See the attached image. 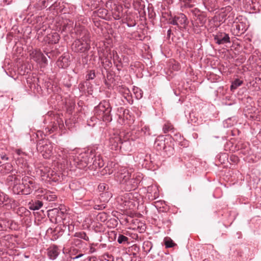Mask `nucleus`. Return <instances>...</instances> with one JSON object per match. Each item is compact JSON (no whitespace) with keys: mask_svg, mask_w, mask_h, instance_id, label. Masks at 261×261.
Masks as SVG:
<instances>
[{"mask_svg":"<svg viewBox=\"0 0 261 261\" xmlns=\"http://www.w3.org/2000/svg\"><path fill=\"white\" fill-rule=\"evenodd\" d=\"M76 34L79 37L72 44V50L76 53H85L90 48L89 32L85 28H77Z\"/></svg>","mask_w":261,"mask_h":261,"instance_id":"f257e3e1","label":"nucleus"},{"mask_svg":"<svg viewBox=\"0 0 261 261\" xmlns=\"http://www.w3.org/2000/svg\"><path fill=\"white\" fill-rule=\"evenodd\" d=\"M94 153L95 148L88 149L86 151L78 154L75 152L71 160L72 164L79 169H84L93 161V156L95 155Z\"/></svg>","mask_w":261,"mask_h":261,"instance_id":"f03ea898","label":"nucleus"},{"mask_svg":"<svg viewBox=\"0 0 261 261\" xmlns=\"http://www.w3.org/2000/svg\"><path fill=\"white\" fill-rule=\"evenodd\" d=\"M111 110L112 108L109 102L104 100L95 107L93 112L94 116L97 119L105 122H111L112 120Z\"/></svg>","mask_w":261,"mask_h":261,"instance_id":"7ed1b4c3","label":"nucleus"},{"mask_svg":"<svg viewBox=\"0 0 261 261\" xmlns=\"http://www.w3.org/2000/svg\"><path fill=\"white\" fill-rule=\"evenodd\" d=\"M37 149L44 159H49L53 154V145L48 140L42 139L37 144Z\"/></svg>","mask_w":261,"mask_h":261,"instance_id":"20e7f679","label":"nucleus"},{"mask_svg":"<svg viewBox=\"0 0 261 261\" xmlns=\"http://www.w3.org/2000/svg\"><path fill=\"white\" fill-rule=\"evenodd\" d=\"M190 14L192 17L193 25L196 27L203 26L206 22V17L201 13L197 8H194L190 10Z\"/></svg>","mask_w":261,"mask_h":261,"instance_id":"39448f33","label":"nucleus"},{"mask_svg":"<svg viewBox=\"0 0 261 261\" xmlns=\"http://www.w3.org/2000/svg\"><path fill=\"white\" fill-rule=\"evenodd\" d=\"M57 154L59 157L64 160V162H66L67 164L69 163L72 165L71 160L73 154H75V150L69 148L59 147L58 150H57Z\"/></svg>","mask_w":261,"mask_h":261,"instance_id":"423d86ee","label":"nucleus"},{"mask_svg":"<svg viewBox=\"0 0 261 261\" xmlns=\"http://www.w3.org/2000/svg\"><path fill=\"white\" fill-rule=\"evenodd\" d=\"M130 174L127 168L120 167L114 172V177L117 182L122 185L125 180L128 179Z\"/></svg>","mask_w":261,"mask_h":261,"instance_id":"0eeeda50","label":"nucleus"},{"mask_svg":"<svg viewBox=\"0 0 261 261\" xmlns=\"http://www.w3.org/2000/svg\"><path fill=\"white\" fill-rule=\"evenodd\" d=\"M141 179L140 177L135 176L134 175L133 176L130 174L129 176L128 179L125 180L123 184V188L127 191L135 190L138 184L140 182Z\"/></svg>","mask_w":261,"mask_h":261,"instance_id":"6e6552de","label":"nucleus"},{"mask_svg":"<svg viewBox=\"0 0 261 261\" xmlns=\"http://www.w3.org/2000/svg\"><path fill=\"white\" fill-rule=\"evenodd\" d=\"M128 144V141L122 142L119 136L111 137L109 139V146L112 150H116L119 148L121 149L123 146Z\"/></svg>","mask_w":261,"mask_h":261,"instance_id":"1a4fd4ad","label":"nucleus"},{"mask_svg":"<svg viewBox=\"0 0 261 261\" xmlns=\"http://www.w3.org/2000/svg\"><path fill=\"white\" fill-rule=\"evenodd\" d=\"M30 55L31 58L38 63L44 65L47 64V59L39 49H33Z\"/></svg>","mask_w":261,"mask_h":261,"instance_id":"9d476101","label":"nucleus"},{"mask_svg":"<svg viewBox=\"0 0 261 261\" xmlns=\"http://www.w3.org/2000/svg\"><path fill=\"white\" fill-rule=\"evenodd\" d=\"M214 37L216 43L219 45L230 42L229 35L224 32H218L214 36Z\"/></svg>","mask_w":261,"mask_h":261,"instance_id":"9b49d317","label":"nucleus"},{"mask_svg":"<svg viewBox=\"0 0 261 261\" xmlns=\"http://www.w3.org/2000/svg\"><path fill=\"white\" fill-rule=\"evenodd\" d=\"M84 28L82 26H79L77 25L76 23H74L73 21L70 20H66L64 22L62 26V32H70L72 33L73 30L74 31V32L76 33V28Z\"/></svg>","mask_w":261,"mask_h":261,"instance_id":"f8f14e48","label":"nucleus"},{"mask_svg":"<svg viewBox=\"0 0 261 261\" xmlns=\"http://www.w3.org/2000/svg\"><path fill=\"white\" fill-rule=\"evenodd\" d=\"M94 154H95V155L93 156V160L92 161V165H90L89 168H90L91 169L96 170L97 168L102 167L104 165V163L100 154H98L95 150Z\"/></svg>","mask_w":261,"mask_h":261,"instance_id":"ddd939ff","label":"nucleus"},{"mask_svg":"<svg viewBox=\"0 0 261 261\" xmlns=\"http://www.w3.org/2000/svg\"><path fill=\"white\" fill-rule=\"evenodd\" d=\"M15 201L10 199L8 195L3 193H0V207L3 205L7 208H11L12 207V204Z\"/></svg>","mask_w":261,"mask_h":261,"instance_id":"4468645a","label":"nucleus"},{"mask_svg":"<svg viewBox=\"0 0 261 261\" xmlns=\"http://www.w3.org/2000/svg\"><path fill=\"white\" fill-rule=\"evenodd\" d=\"M70 64V58L68 55L61 56L57 62V66L61 68H67Z\"/></svg>","mask_w":261,"mask_h":261,"instance_id":"2eb2a0df","label":"nucleus"},{"mask_svg":"<svg viewBox=\"0 0 261 261\" xmlns=\"http://www.w3.org/2000/svg\"><path fill=\"white\" fill-rule=\"evenodd\" d=\"M23 191L22 195H28L31 194L34 191H37L39 189V186L35 181L32 182V184H28L23 185Z\"/></svg>","mask_w":261,"mask_h":261,"instance_id":"dca6fc26","label":"nucleus"},{"mask_svg":"<svg viewBox=\"0 0 261 261\" xmlns=\"http://www.w3.org/2000/svg\"><path fill=\"white\" fill-rule=\"evenodd\" d=\"M60 38V37L58 33L51 32L46 36L45 41L48 43L56 44L59 42Z\"/></svg>","mask_w":261,"mask_h":261,"instance_id":"f3484780","label":"nucleus"},{"mask_svg":"<svg viewBox=\"0 0 261 261\" xmlns=\"http://www.w3.org/2000/svg\"><path fill=\"white\" fill-rule=\"evenodd\" d=\"M15 170L11 163H8L3 164L0 166V172L3 174H7L10 173H13Z\"/></svg>","mask_w":261,"mask_h":261,"instance_id":"a211bd4d","label":"nucleus"},{"mask_svg":"<svg viewBox=\"0 0 261 261\" xmlns=\"http://www.w3.org/2000/svg\"><path fill=\"white\" fill-rule=\"evenodd\" d=\"M154 145L158 150L166 149L165 137L163 136L158 137L155 139Z\"/></svg>","mask_w":261,"mask_h":261,"instance_id":"6ab92c4d","label":"nucleus"},{"mask_svg":"<svg viewBox=\"0 0 261 261\" xmlns=\"http://www.w3.org/2000/svg\"><path fill=\"white\" fill-rule=\"evenodd\" d=\"M132 194L131 193H127L121 195L119 199L122 201L121 204L128 206L129 203L131 202L130 200L132 199Z\"/></svg>","mask_w":261,"mask_h":261,"instance_id":"aec40b11","label":"nucleus"},{"mask_svg":"<svg viewBox=\"0 0 261 261\" xmlns=\"http://www.w3.org/2000/svg\"><path fill=\"white\" fill-rule=\"evenodd\" d=\"M174 17L177 22L178 27L179 25H184L186 27L188 24L187 18L184 14L180 13L178 15L175 16Z\"/></svg>","mask_w":261,"mask_h":261,"instance_id":"412c9836","label":"nucleus"},{"mask_svg":"<svg viewBox=\"0 0 261 261\" xmlns=\"http://www.w3.org/2000/svg\"><path fill=\"white\" fill-rule=\"evenodd\" d=\"M43 205V202L38 200H31L28 203L29 209L33 211L39 210Z\"/></svg>","mask_w":261,"mask_h":261,"instance_id":"4be33fe9","label":"nucleus"},{"mask_svg":"<svg viewBox=\"0 0 261 261\" xmlns=\"http://www.w3.org/2000/svg\"><path fill=\"white\" fill-rule=\"evenodd\" d=\"M17 171H14V174L10 175L8 176L7 178V181L10 186H12L15 183H19L20 177H18V176L15 175L17 173Z\"/></svg>","mask_w":261,"mask_h":261,"instance_id":"5701e85b","label":"nucleus"},{"mask_svg":"<svg viewBox=\"0 0 261 261\" xmlns=\"http://www.w3.org/2000/svg\"><path fill=\"white\" fill-rule=\"evenodd\" d=\"M93 208L96 210H102L106 207V204L102 202L100 198H95L93 200Z\"/></svg>","mask_w":261,"mask_h":261,"instance_id":"b1692460","label":"nucleus"},{"mask_svg":"<svg viewBox=\"0 0 261 261\" xmlns=\"http://www.w3.org/2000/svg\"><path fill=\"white\" fill-rule=\"evenodd\" d=\"M112 197V194L109 191H103L100 194L99 198L102 202L107 205L110 198Z\"/></svg>","mask_w":261,"mask_h":261,"instance_id":"393cba45","label":"nucleus"},{"mask_svg":"<svg viewBox=\"0 0 261 261\" xmlns=\"http://www.w3.org/2000/svg\"><path fill=\"white\" fill-rule=\"evenodd\" d=\"M16 164L21 168H25L28 166L27 159L24 156L15 157Z\"/></svg>","mask_w":261,"mask_h":261,"instance_id":"a878e982","label":"nucleus"},{"mask_svg":"<svg viewBox=\"0 0 261 261\" xmlns=\"http://www.w3.org/2000/svg\"><path fill=\"white\" fill-rule=\"evenodd\" d=\"M48 256L50 259H55L59 255V251L57 247L50 248L48 251Z\"/></svg>","mask_w":261,"mask_h":261,"instance_id":"bb28decb","label":"nucleus"},{"mask_svg":"<svg viewBox=\"0 0 261 261\" xmlns=\"http://www.w3.org/2000/svg\"><path fill=\"white\" fill-rule=\"evenodd\" d=\"M23 185L20 184V181L19 183H15L12 185L13 187V191L14 193L17 194H22V192L23 191Z\"/></svg>","mask_w":261,"mask_h":261,"instance_id":"cd10ccee","label":"nucleus"},{"mask_svg":"<svg viewBox=\"0 0 261 261\" xmlns=\"http://www.w3.org/2000/svg\"><path fill=\"white\" fill-rule=\"evenodd\" d=\"M43 196L44 199L48 201H54L57 198L56 195L50 192H46Z\"/></svg>","mask_w":261,"mask_h":261,"instance_id":"c85d7f7f","label":"nucleus"},{"mask_svg":"<svg viewBox=\"0 0 261 261\" xmlns=\"http://www.w3.org/2000/svg\"><path fill=\"white\" fill-rule=\"evenodd\" d=\"M243 84V81L240 79H237L233 81L230 86L231 90L233 91L236 89L238 87L240 86Z\"/></svg>","mask_w":261,"mask_h":261,"instance_id":"c756f323","label":"nucleus"},{"mask_svg":"<svg viewBox=\"0 0 261 261\" xmlns=\"http://www.w3.org/2000/svg\"><path fill=\"white\" fill-rule=\"evenodd\" d=\"M133 92L134 94L135 95L136 98L137 99H140L142 97L143 92L140 88L137 87H134L133 88Z\"/></svg>","mask_w":261,"mask_h":261,"instance_id":"7c9ffc66","label":"nucleus"},{"mask_svg":"<svg viewBox=\"0 0 261 261\" xmlns=\"http://www.w3.org/2000/svg\"><path fill=\"white\" fill-rule=\"evenodd\" d=\"M111 58L113 59L114 64H116V63H120L121 62V59L116 51L113 50L112 51Z\"/></svg>","mask_w":261,"mask_h":261,"instance_id":"2f4dec72","label":"nucleus"},{"mask_svg":"<svg viewBox=\"0 0 261 261\" xmlns=\"http://www.w3.org/2000/svg\"><path fill=\"white\" fill-rule=\"evenodd\" d=\"M74 236L78 238L83 239L86 241H88L89 240V237L87 236L86 232L84 231L76 232L74 234Z\"/></svg>","mask_w":261,"mask_h":261,"instance_id":"473e14b6","label":"nucleus"},{"mask_svg":"<svg viewBox=\"0 0 261 261\" xmlns=\"http://www.w3.org/2000/svg\"><path fill=\"white\" fill-rule=\"evenodd\" d=\"M128 238L125 236L119 234L117 242L119 244H125L128 243Z\"/></svg>","mask_w":261,"mask_h":261,"instance_id":"72a5a7b5","label":"nucleus"},{"mask_svg":"<svg viewBox=\"0 0 261 261\" xmlns=\"http://www.w3.org/2000/svg\"><path fill=\"white\" fill-rule=\"evenodd\" d=\"M164 243L166 248H171L175 245L173 241L169 238H166L164 239Z\"/></svg>","mask_w":261,"mask_h":261,"instance_id":"f704fd0d","label":"nucleus"},{"mask_svg":"<svg viewBox=\"0 0 261 261\" xmlns=\"http://www.w3.org/2000/svg\"><path fill=\"white\" fill-rule=\"evenodd\" d=\"M193 2H194V0H180L181 7H191Z\"/></svg>","mask_w":261,"mask_h":261,"instance_id":"c9c22d12","label":"nucleus"},{"mask_svg":"<svg viewBox=\"0 0 261 261\" xmlns=\"http://www.w3.org/2000/svg\"><path fill=\"white\" fill-rule=\"evenodd\" d=\"M216 0H204L203 2V5L206 9L209 10V9L207 8L208 6H210L211 7L215 5V3H216Z\"/></svg>","mask_w":261,"mask_h":261,"instance_id":"e433bc0d","label":"nucleus"},{"mask_svg":"<svg viewBox=\"0 0 261 261\" xmlns=\"http://www.w3.org/2000/svg\"><path fill=\"white\" fill-rule=\"evenodd\" d=\"M173 129V125L169 123H166L164 124L163 129L165 133H166Z\"/></svg>","mask_w":261,"mask_h":261,"instance_id":"4c0bfd02","label":"nucleus"},{"mask_svg":"<svg viewBox=\"0 0 261 261\" xmlns=\"http://www.w3.org/2000/svg\"><path fill=\"white\" fill-rule=\"evenodd\" d=\"M107 15V10L105 9H99L97 10V15L101 18H105Z\"/></svg>","mask_w":261,"mask_h":261,"instance_id":"58836bf2","label":"nucleus"},{"mask_svg":"<svg viewBox=\"0 0 261 261\" xmlns=\"http://www.w3.org/2000/svg\"><path fill=\"white\" fill-rule=\"evenodd\" d=\"M34 181L32 178L28 176H25L22 179V184L26 185L28 184H32V182Z\"/></svg>","mask_w":261,"mask_h":261,"instance_id":"ea45409f","label":"nucleus"},{"mask_svg":"<svg viewBox=\"0 0 261 261\" xmlns=\"http://www.w3.org/2000/svg\"><path fill=\"white\" fill-rule=\"evenodd\" d=\"M27 154L22 151L21 149H16L15 150V154L14 155V158L15 157H19V156H26Z\"/></svg>","mask_w":261,"mask_h":261,"instance_id":"a19ab883","label":"nucleus"},{"mask_svg":"<svg viewBox=\"0 0 261 261\" xmlns=\"http://www.w3.org/2000/svg\"><path fill=\"white\" fill-rule=\"evenodd\" d=\"M95 77V73L94 70H90L87 75L86 78L87 80H93Z\"/></svg>","mask_w":261,"mask_h":261,"instance_id":"79ce46f5","label":"nucleus"},{"mask_svg":"<svg viewBox=\"0 0 261 261\" xmlns=\"http://www.w3.org/2000/svg\"><path fill=\"white\" fill-rule=\"evenodd\" d=\"M141 131L144 133L145 135H149L150 133V129L149 126L145 125L141 128Z\"/></svg>","mask_w":261,"mask_h":261,"instance_id":"37998d69","label":"nucleus"},{"mask_svg":"<svg viewBox=\"0 0 261 261\" xmlns=\"http://www.w3.org/2000/svg\"><path fill=\"white\" fill-rule=\"evenodd\" d=\"M145 246H146L147 247H149V248L146 251L147 253L149 252L152 248V243L148 241L147 242H145L143 245V247L144 249L145 248Z\"/></svg>","mask_w":261,"mask_h":261,"instance_id":"c03bdc74","label":"nucleus"},{"mask_svg":"<svg viewBox=\"0 0 261 261\" xmlns=\"http://www.w3.org/2000/svg\"><path fill=\"white\" fill-rule=\"evenodd\" d=\"M52 177H50V179H51V180L54 181H55V182H57V181H58L60 179V176L56 174H55L54 175H53V174H51Z\"/></svg>","mask_w":261,"mask_h":261,"instance_id":"a18cd8bd","label":"nucleus"},{"mask_svg":"<svg viewBox=\"0 0 261 261\" xmlns=\"http://www.w3.org/2000/svg\"><path fill=\"white\" fill-rule=\"evenodd\" d=\"M169 21L170 24H171L174 25H176L178 27L177 22L176 19H175L174 16L170 18Z\"/></svg>","mask_w":261,"mask_h":261,"instance_id":"49530a36","label":"nucleus"},{"mask_svg":"<svg viewBox=\"0 0 261 261\" xmlns=\"http://www.w3.org/2000/svg\"><path fill=\"white\" fill-rule=\"evenodd\" d=\"M106 186L105 185V184H100L98 186V189L100 191H102V192L103 191H105V190L106 189Z\"/></svg>","mask_w":261,"mask_h":261,"instance_id":"de8ad7c7","label":"nucleus"},{"mask_svg":"<svg viewBox=\"0 0 261 261\" xmlns=\"http://www.w3.org/2000/svg\"><path fill=\"white\" fill-rule=\"evenodd\" d=\"M0 158L4 161H8L9 158L5 154H1L0 153Z\"/></svg>","mask_w":261,"mask_h":261,"instance_id":"09e8293b","label":"nucleus"},{"mask_svg":"<svg viewBox=\"0 0 261 261\" xmlns=\"http://www.w3.org/2000/svg\"><path fill=\"white\" fill-rule=\"evenodd\" d=\"M118 70H120L122 67L121 62L120 63H116V64H114Z\"/></svg>","mask_w":261,"mask_h":261,"instance_id":"8fccbe9b","label":"nucleus"},{"mask_svg":"<svg viewBox=\"0 0 261 261\" xmlns=\"http://www.w3.org/2000/svg\"><path fill=\"white\" fill-rule=\"evenodd\" d=\"M19 211L21 212V213H23V212H29V211H27L26 208L24 207H21L19 208Z\"/></svg>","mask_w":261,"mask_h":261,"instance_id":"3c124183","label":"nucleus"},{"mask_svg":"<svg viewBox=\"0 0 261 261\" xmlns=\"http://www.w3.org/2000/svg\"><path fill=\"white\" fill-rule=\"evenodd\" d=\"M89 261H98V260L96 257L92 256L89 258Z\"/></svg>","mask_w":261,"mask_h":261,"instance_id":"603ef678","label":"nucleus"},{"mask_svg":"<svg viewBox=\"0 0 261 261\" xmlns=\"http://www.w3.org/2000/svg\"><path fill=\"white\" fill-rule=\"evenodd\" d=\"M232 9L231 8V7L230 6H227L225 8V11H227L228 12H231V11H232Z\"/></svg>","mask_w":261,"mask_h":261,"instance_id":"864d4df0","label":"nucleus"},{"mask_svg":"<svg viewBox=\"0 0 261 261\" xmlns=\"http://www.w3.org/2000/svg\"><path fill=\"white\" fill-rule=\"evenodd\" d=\"M83 255H84V254H82V253H80V254H79V255H77L75 256V257H72V258H73V259H77V258H80V257H81L83 256Z\"/></svg>","mask_w":261,"mask_h":261,"instance_id":"5fc2aeb1","label":"nucleus"},{"mask_svg":"<svg viewBox=\"0 0 261 261\" xmlns=\"http://www.w3.org/2000/svg\"><path fill=\"white\" fill-rule=\"evenodd\" d=\"M165 257L167 258V260L168 261H172V257L170 255H165Z\"/></svg>","mask_w":261,"mask_h":261,"instance_id":"6e6d98bb","label":"nucleus"},{"mask_svg":"<svg viewBox=\"0 0 261 261\" xmlns=\"http://www.w3.org/2000/svg\"><path fill=\"white\" fill-rule=\"evenodd\" d=\"M4 2L6 4L9 5L11 3L12 0H4Z\"/></svg>","mask_w":261,"mask_h":261,"instance_id":"4d7b16f0","label":"nucleus"},{"mask_svg":"<svg viewBox=\"0 0 261 261\" xmlns=\"http://www.w3.org/2000/svg\"><path fill=\"white\" fill-rule=\"evenodd\" d=\"M171 33V29L168 30L167 31V36L168 37H170Z\"/></svg>","mask_w":261,"mask_h":261,"instance_id":"13d9d810","label":"nucleus"},{"mask_svg":"<svg viewBox=\"0 0 261 261\" xmlns=\"http://www.w3.org/2000/svg\"><path fill=\"white\" fill-rule=\"evenodd\" d=\"M124 91H125V93L128 94V92H129V90L128 88H126V89H125Z\"/></svg>","mask_w":261,"mask_h":261,"instance_id":"bf43d9fd","label":"nucleus"},{"mask_svg":"<svg viewBox=\"0 0 261 261\" xmlns=\"http://www.w3.org/2000/svg\"><path fill=\"white\" fill-rule=\"evenodd\" d=\"M44 53L48 56V58H50V56L49 55V54H50L49 53L46 52L45 51H44Z\"/></svg>","mask_w":261,"mask_h":261,"instance_id":"052dcab7","label":"nucleus"},{"mask_svg":"<svg viewBox=\"0 0 261 261\" xmlns=\"http://www.w3.org/2000/svg\"><path fill=\"white\" fill-rule=\"evenodd\" d=\"M108 62L109 63L108 66L112 65V63H111V61H110L109 60H108Z\"/></svg>","mask_w":261,"mask_h":261,"instance_id":"680f3d73","label":"nucleus"},{"mask_svg":"<svg viewBox=\"0 0 261 261\" xmlns=\"http://www.w3.org/2000/svg\"><path fill=\"white\" fill-rule=\"evenodd\" d=\"M75 241H76V242H77L78 243H80V242H81V240H79V239H76V240H75Z\"/></svg>","mask_w":261,"mask_h":261,"instance_id":"e2e57ef3","label":"nucleus"},{"mask_svg":"<svg viewBox=\"0 0 261 261\" xmlns=\"http://www.w3.org/2000/svg\"><path fill=\"white\" fill-rule=\"evenodd\" d=\"M24 257H25V258H28L29 257V255H26V254H24Z\"/></svg>","mask_w":261,"mask_h":261,"instance_id":"0e129e2a","label":"nucleus"},{"mask_svg":"<svg viewBox=\"0 0 261 261\" xmlns=\"http://www.w3.org/2000/svg\"><path fill=\"white\" fill-rule=\"evenodd\" d=\"M113 173V170L109 171V174H112Z\"/></svg>","mask_w":261,"mask_h":261,"instance_id":"69168bd1","label":"nucleus"},{"mask_svg":"<svg viewBox=\"0 0 261 261\" xmlns=\"http://www.w3.org/2000/svg\"><path fill=\"white\" fill-rule=\"evenodd\" d=\"M232 14H233V12L230 13V14H229V15L228 16V18H229V17H230V16H231V15H232Z\"/></svg>","mask_w":261,"mask_h":261,"instance_id":"338daca9","label":"nucleus"},{"mask_svg":"<svg viewBox=\"0 0 261 261\" xmlns=\"http://www.w3.org/2000/svg\"><path fill=\"white\" fill-rule=\"evenodd\" d=\"M229 120H230V118H229V119H228L227 120H226L225 121V122H226V123H227V122L228 121H229Z\"/></svg>","mask_w":261,"mask_h":261,"instance_id":"774afa93","label":"nucleus"}]
</instances>
